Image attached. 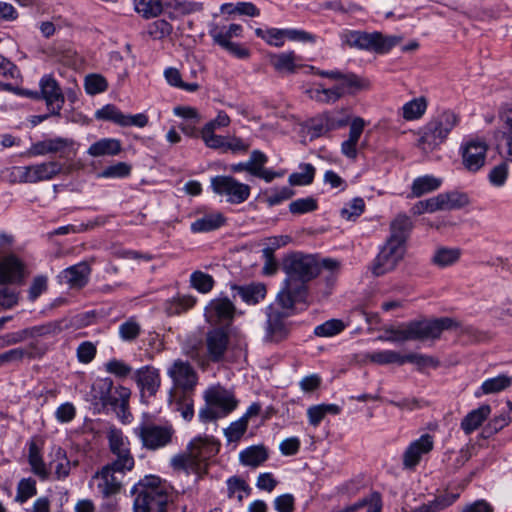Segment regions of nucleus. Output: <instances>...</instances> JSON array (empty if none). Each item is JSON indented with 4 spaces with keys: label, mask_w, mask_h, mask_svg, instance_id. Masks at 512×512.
I'll list each match as a JSON object with an SVG mask.
<instances>
[{
    "label": "nucleus",
    "mask_w": 512,
    "mask_h": 512,
    "mask_svg": "<svg viewBox=\"0 0 512 512\" xmlns=\"http://www.w3.org/2000/svg\"><path fill=\"white\" fill-rule=\"evenodd\" d=\"M251 147L249 138L237 135L235 132L226 134V152L234 155H244Z\"/></svg>",
    "instance_id": "nucleus-45"
},
{
    "label": "nucleus",
    "mask_w": 512,
    "mask_h": 512,
    "mask_svg": "<svg viewBox=\"0 0 512 512\" xmlns=\"http://www.w3.org/2000/svg\"><path fill=\"white\" fill-rule=\"evenodd\" d=\"M167 375L173 383L170 396L192 394L198 384V374L195 368L188 361L182 359L172 362L167 369Z\"/></svg>",
    "instance_id": "nucleus-8"
},
{
    "label": "nucleus",
    "mask_w": 512,
    "mask_h": 512,
    "mask_svg": "<svg viewBox=\"0 0 512 512\" xmlns=\"http://www.w3.org/2000/svg\"><path fill=\"white\" fill-rule=\"evenodd\" d=\"M205 405L199 411L202 422H212L224 416V388L213 385L204 392Z\"/></svg>",
    "instance_id": "nucleus-16"
},
{
    "label": "nucleus",
    "mask_w": 512,
    "mask_h": 512,
    "mask_svg": "<svg viewBox=\"0 0 512 512\" xmlns=\"http://www.w3.org/2000/svg\"><path fill=\"white\" fill-rule=\"evenodd\" d=\"M452 318L442 317L433 320L413 321L401 325L397 328H385V335L380 336V340L388 342H405L409 340H428L437 339L444 330L456 327Z\"/></svg>",
    "instance_id": "nucleus-2"
},
{
    "label": "nucleus",
    "mask_w": 512,
    "mask_h": 512,
    "mask_svg": "<svg viewBox=\"0 0 512 512\" xmlns=\"http://www.w3.org/2000/svg\"><path fill=\"white\" fill-rule=\"evenodd\" d=\"M346 325L342 320L331 319L318 325L314 329V334L319 337H332L345 329Z\"/></svg>",
    "instance_id": "nucleus-51"
},
{
    "label": "nucleus",
    "mask_w": 512,
    "mask_h": 512,
    "mask_svg": "<svg viewBox=\"0 0 512 512\" xmlns=\"http://www.w3.org/2000/svg\"><path fill=\"white\" fill-rule=\"evenodd\" d=\"M190 286L202 294H206L213 289V277L202 271H194L190 275Z\"/></svg>",
    "instance_id": "nucleus-50"
},
{
    "label": "nucleus",
    "mask_w": 512,
    "mask_h": 512,
    "mask_svg": "<svg viewBox=\"0 0 512 512\" xmlns=\"http://www.w3.org/2000/svg\"><path fill=\"white\" fill-rule=\"evenodd\" d=\"M36 481L32 478H23L17 486L16 501L25 503L29 498L36 495Z\"/></svg>",
    "instance_id": "nucleus-58"
},
{
    "label": "nucleus",
    "mask_w": 512,
    "mask_h": 512,
    "mask_svg": "<svg viewBox=\"0 0 512 512\" xmlns=\"http://www.w3.org/2000/svg\"><path fill=\"white\" fill-rule=\"evenodd\" d=\"M50 467L54 469L55 477L58 480L65 479L70 474L71 462L67 458L66 451L61 447L54 449Z\"/></svg>",
    "instance_id": "nucleus-39"
},
{
    "label": "nucleus",
    "mask_w": 512,
    "mask_h": 512,
    "mask_svg": "<svg viewBox=\"0 0 512 512\" xmlns=\"http://www.w3.org/2000/svg\"><path fill=\"white\" fill-rule=\"evenodd\" d=\"M501 122V139L504 142L507 159L512 162V116L507 112L503 113Z\"/></svg>",
    "instance_id": "nucleus-48"
},
{
    "label": "nucleus",
    "mask_w": 512,
    "mask_h": 512,
    "mask_svg": "<svg viewBox=\"0 0 512 512\" xmlns=\"http://www.w3.org/2000/svg\"><path fill=\"white\" fill-rule=\"evenodd\" d=\"M134 432L143 448L147 450L164 448L172 443L175 436V429L168 422L164 424L143 422L134 429Z\"/></svg>",
    "instance_id": "nucleus-7"
},
{
    "label": "nucleus",
    "mask_w": 512,
    "mask_h": 512,
    "mask_svg": "<svg viewBox=\"0 0 512 512\" xmlns=\"http://www.w3.org/2000/svg\"><path fill=\"white\" fill-rule=\"evenodd\" d=\"M134 512H164L169 500L168 486L159 477L145 476L131 489Z\"/></svg>",
    "instance_id": "nucleus-3"
},
{
    "label": "nucleus",
    "mask_w": 512,
    "mask_h": 512,
    "mask_svg": "<svg viewBox=\"0 0 512 512\" xmlns=\"http://www.w3.org/2000/svg\"><path fill=\"white\" fill-rule=\"evenodd\" d=\"M123 113L114 105L107 104L95 112V118L98 120L112 121L121 125Z\"/></svg>",
    "instance_id": "nucleus-62"
},
{
    "label": "nucleus",
    "mask_w": 512,
    "mask_h": 512,
    "mask_svg": "<svg viewBox=\"0 0 512 512\" xmlns=\"http://www.w3.org/2000/svg\"><path fill=\"white\" fill-rule=\"evenodd\" d=\"M74 141L69 138L55 137L33 143L28 149L29 156H44L52 153H63L72 147Z\"/></svg>",
    "instance_id": "nucleus-22"
},
{
    "label": "nucleus",
    "mask_w": 512,
    "mask_h": 512,
    "mask_svg": "<svg viewBox=\"0 0 512 512\" xmlns=\"http://www.w3.org/2000/svg\"><path fill=\"white\" fill-rule=\"evenodd\" d=\"M220 448V441L211 436L196 437L188 444L185 452L172 457L170 464L175 471L201 474L206 472L209 460Z\"/></svg>",
    "instance_id": "nucleus-1"
},
{
    "label": "nucleus",
    "mask_w": 512,
    "mask_h": 512,
    "mask_svg": "<svg viewBox=\"0 0 512 512\" xmlns=\"http://www.w3.org/2000/svg\"><path fill=\"white\" fill-rule=\"evenodd\" d=\"M366 360L379 364V365H386V364H398L403 365V359L402 355L396 351L393 350H384V351H377L373 353H369L366 355Z\"/></svg>",
    "instance_id": "nucleus-49"
},
{
    "label": "nucleus",
    "mask_w": 512,
    "mask_h": 512,
    "mask_svg": "<svg viewBox=\"0 0 512 512\" xmlns=\"http://www.w3.org/2000/svg\"><path fill=\"white\" fill-rule=\"evenodd\" d=\"M204 316L212 327L206 334L208 357L212 361H220L224 356V299L210 301L205 308Z\"/></svg>",
    "instance_id": "nucleus-4"
},
{
    "label": "nucleus",
    "mask_w": 512,
    "mask_h": 512,
    "mask_svg": "<svg viewBox=\"0 0 512 512\" xmlns=\"http://www.w3.org/2000/svg\"><path fill=\"white\" fill-rule=\"evenodd\" d=\"M316 208L317 202L312 197L297 199L289 204V210L292 214L308 213L314 211Z\"/></svg>",
    "instance_id": "nucleus-64"
},
{
    "label": "nucleus",
    "mask_w": 512,
    "mask_h": 512,
    "mask_svg": "<svg viewBox=\"0 0 512 512\" xmlns=\"http://www.w3.org/2000/svg\"><path fill=\"white\" fill-rule=\"evenodd\" d=\"M90 273V266L86 262H80L64 269L61 279L71 288H82L88 283Z\"/></svg>",
    "instance_id": "nucleus-25"
},
{
    "label": "nucleus",
    "mask_w": 512,
    "mask_h": 512,
    "mask_svg": "<svg viewBox=\"0 0 512 512\" xmlns=\"http://www.w3.org/2000/svg\"><path fill=\"white\" fill-rule=\"evenodd\" d=\"M405 254L406 246L386 241L371 265L372 274L379 277L394 271Z\"/></svg>",
    "instance_id": "nucleus-11"
},
{
    "label": "nucleus",
    "mask_w": 512,
    "mask_h": 512,
    "mask_svg": "<svg viewBox=\"0 0 512 512\" xmlns=\"http://www.w3.org/2000/svg\"><path fill=\"white\" fill-rule=\"evenodd\" d=\"M441 184L442 180L440 178L434 177L432 175H424L416 178L413 181L411 192L414 197H420L426 193L437 190Z\"/></svg>",
    "instance_id": "nucleus-38"
},
{
    "label": "nucleus",
    "mask_w": 512,
    "mask_h": 512,
    "mask_svg": "<svg viewBox=\"0 0 512 512\" xmlns=\"http://www.w3.org/2000/svg\"><path fill=\"white\" fill-rule=\"evenodd\" d=\"M223 223V217L220 213L208 214L197 219L191 224V230L194 233L210 232L219 228Z\"/></svg>",
    "instance_id": "nucleus-44"
},
{
    "label": "nucleus",
    "mask_w": 512,
    "mask_h": 512,
    "mask_svg": "<svg viewBox=\"0 0 512 512\" xmlns=\"http://www.w3.org/2000/svg\"><path fill=\"white\" fill-rule=\"evenodd\" d=\"M40 96L46 103L50 114L59 117L65 103V96L57 80L51 75H44L39 81Z\"/></svg>",
    "instance_id": "nucleus-13"
},
{
    "label": "nucleus",
    "mask_w": 512,
    "mask_h": 512,
    "mask_svg": "<svg viewBox=\"0 0 512 512\" xmlns=\"http://www.w3.org/2000/svg\"><path fill=\"white\" fill-rule=\"evenodd\" d=\"M26 276L24 263L15 255L0 258V284L20 283Z\"/></svg>",
    "instance_id": "nucleus-21"
},
{
    "label": "nucleus",
    "mask_w": 512,
    "mask_h": 512,
    "mask_svg": "<svg viewBox=\"0 0 512 512\" xmlns=\"http://www.w3.org/2000/svg\"><path fill=\"white\" fill-rule=\"evenodd\" d=\"M443 142L444 140L435 131L425 125L420 133L417 146L423 153L428 154L438 148Z\"/></svg>",
    "instance_id": "nucleus-41"
},
{
    "label": "nucleus",
    "mask_w": 512,
    "mask_h": 512,
    "mask_svg": "<svg viewBox=\"0 0 512 512\" xmlns=\"http://www.w3.org/2000/svg\"><path fill=\"white\" fill-rule=\"evenodd\" d=\"M248 423L245 418H239L232 422L226 428V440L228 442H238L247 431Z\"/></svg>",
    "instance_id": "nucleus-63"
},
{
    "label": "nucleus",
    "mask_w": 512,
    "mask_h": 512,
    "mask_svg": "<svg viewBox=\"0 0 512 512\" xmlns=\"http://www.w3.org/2000/svg\"><path fill=\"white\" fill-rule=\"evenodd\" d=\"M433 446V437L429 434H424L419 439L412 441L403 453V467L409 470L414 469L422 457L433 449Z\"/></svg>",
    "instance_id": "nucleus-19"
},
{
    "label": "nucleus",
    "mask_w": 512,
    "mask_h": 512,
    "mask_svg": "<svg viewBox=\"0 0 512 512\" xmlns=\"http://www.w3.org/2000/svg\"><path fill=\"white\" fill-rule=\"evenodd\" d=\"M121 151V142L114 138H102L93 143L87 150L92 157L114 156Z\"/></svg>",
    "instance_id": "nucleus-35"
},
{
    "label": "nucleus",
    "mask_w": 512,
    "mask_h": 512,
    "mask_svg": "<svg viewBox=\"0 0 512 512\" xmlns=\"http://www.w3.org/2000/svg\"><path fill=\"white\" fill-rule=\"evenodd\" d=\"M191 395L192 394H176L170 396V400L175 401L177 405V410L181 413V416L186 421H190L194 416V406Z\"/></svg>",
    "instance_id": "nucleus-53"
},
{
    "label": "nucleus",
    "mask_w": 512,
    "mask_h": 512,
    "mask_svg": "<svg viewBox=\"0 0 512 512\" xmlns=\"http://www.w3.org/2000/svg\"><path fill=\"white\" fill-rule=\"evenodd\" d=\"M439 210L460 209L469 204V198L466 194L452 191L436 195Z\"/></svg>",
    "instance_id": "nucleus-37"
},
{
    "label": "nucleus",
    "mask_w": 512,
    "mask_h": 512,
    "mask_svg": "<svg viewBox=\"0 0 512 512\" xmlns=\"http://www.w3.org/2000/svg\"><path fill=\"white\" fill-rule=\"evenodd\" d=\"M62 164L57 161H47L29 166L19 167V179L23 183H38L48 181L59 175Z\"/></svg>",
    "instance_id": "nucleus-15"
},
{
    "label": "nucleus",
    "mask_w": 512,
    "mask_h": 512,
    "mask_svg": "<svg viewBox=\"0 0 512 512\" xmlns=\"http://www.w3.org/2000/svg\"><path fill=\"white\" fill-rule=\"evenodd\" d=\"M428 102L423 96L414 98L402 107V117L407 121L421 118L427 110Z\"/></svg>",
    "instance_id": "nucleus-40"
},
{
    "label": "nucleus",
    "mask_w": 512,
    "mask_h": 512,
    "mask_svg": "<svg viewBox=\"0 0 512 512\" xmlns=\"http://www.w3.org/2000/svg\"><path fill=\"white\" fill-rule=\"evenodd\" d=\"M227 484L229 497L235 496L239 502H241L251 492V488L243 479L232 477L227 481Z\"/></svg>",
    "instance_id": "nucleus-57"
},
{
    "label": "nucleus",
    "mask_w": 512,
    "mask_h": 512,
    "mask_svg": "<svg viewBox=\"0 0 512 512\" xmlns=\"http://www.w3.org/2000/svg\"><path fill=\"white\" fill-rule=\"evenodd\" d=\"M268 459V450L264 445H252L242 450L239 461L244 466L256 468Z\"/></svg>",
    "instance_id": "nucleus-32"
},
{
    "label": "nucleus",
    "mask_w": 512,
    "mask_h": 512,
    "mask_svg": "<svg viewBox=\"0 0 512 512\" xmlns=\"http://www.w3.org/2000/svg\"><path fill=\"white\" fill-rule=\"evenodd\" d=\"M174 0H135L134 6L138 14L145 19L160 15L165 8L171 7Z\"/></svg>",
    "instance_id": "nucleus-29"
},
{
    "label": "nucleus",
    "mask_w": 512,
    "mask_h": 512,
    "mask_svg": "<svg viewBox=\"0 0 512 512\" xmlns=\"http://www.w3.org/2000/svg\"><path fill=\"white\" fill-rule=\"evenodd\" d=\"M140 333L141 326L134 318H129L119 326V336L123 341H134Z\"/></svg>",
    "instance_id": "nucleus-59"
},
{
    "label": "nucleus",
    "mask_w": 512,
    "mask_h": 512,
    "mask_svg": "<svg viewBox=\"0 0 512 512\" xmlns=\"http://www.w3.org/2000/svg\"><path fill=\"white\" fill-rule=\"evenodd\" d=\"M491 414V407L483 404L480 407L470 411L461 421L460 427L466 435L477 430Z\"/></svg>",
    "instance_id": "nucleus-28"
},
{
    "label": "nucleus",
    "mask_w": 512,
    "mask_h": 512,
    "mask_svg": "<svg viewBox=\"0 0 512 512\" xmlns=\"http://www.w3.org/2000/svg\"><path fill=\"white\" fill-rule=\"evenodd\" d=\"M509 175V165L507 162H501L489 171L488 180L494 187H502L505 185Z\"/></svg>",
    "instance_id": "nucleus-56"
},
{
    "label": "nucleus",
    "mask_w": 512,
    "mask_h": 512,
    "mask_svg": "<svg viewBox=\"0 0 512 512\" xmlns=\"http://www.w3.org/2000/svg\"><path fill=\"white\" fill-rule=\"evenodd\" d=\"M223 125V118L218 115L214 120L208 122L201 131V137L209 148H221L224 145V138L217 135L216 130L220 129Z\"/></svg>",
    "instance_id": "nucleus-33"
},
{
    "label": "nucleus",
    "mask_w": 512,
    "mask_h": 512,
    "mask_svg": "<svg viewBox=\"0 0 512 512\" xmlns=\"http://www.w3.org/2000/svg\"><path fill=\"white\" fill-rule=\"evenodd\" d=\"M366 122L361 117H355L350 122L348 139L341 144V152L349 159H356L358 155V142L364 131Z\"/></svg>",
    "instance_id": "nucleus-23"
},
{
    "label": "nucleus",
    "mask_w": 512,
    "mask_h": 512,
    "mask_svg": "<svg viewBox=\"0 0 512 512\" xmlns=\"http://www.w3.org/2000/svg\"><path fill=\"white\" fill-rule=\"evenodd\" d=\"M172 26L165 20H156L147 27V33L154 40H161L172 33Z\"/></svg>",
    "instance_id": "nucleus-61"
},
{
    "label": "nucleus",
    "mask_w": 512,
    "mask_h": 512,
    "mask_svg": "<svg viewBox=\"0 0 512 512\" xmlns=\"http://www.w3.org/2000/svg\"><path fill=\"white\" fill-rule=\"evenodd\" d=\"M288 317V313H282L274 306L267 308V321L263 338L266 343H279L288 337L290 324L285 321Z\"/></svg>",
    "instance_id": "nucleus-14"
},
{
    "label": "nucleus",
    "mask_w": 512,
    "mask_h": 512,
    "mask_svg": "<svg viewBox=\"0 0 512 512\" xmlns=\"http://www.w3.org/2000/svg\"><path fill=\"white\" fill-rule=\"evenodd\" d=\"M488 144L484 139L471 138L461 145L462 164L470 172L479 171L486 161Z\"/></svg>",
    "instance_id": "nucleus-12"
},
{
    "label": "nucleus",
    "mask_w": 512,
    "mask_h": 512,
    "mask_svg": "<svg viewBox=\"0 0 512 512\" xmlns=\"http://www.w3.org/2000/svg\"><path fill=\"white\" fill-rule=\"evenodd\" d=\"M286 279L306 283L315 278L320 272V266L312 255L292 254L284 262Z\"/></svg>",
    "instance_id": "nucleus-10"
},
{
    "label": "nucleus",
    "mask_w": 512,
    "mask_h": 512,
    "mask_svg": "<svg viewBox=\"0 0 512 512\" xmlns=\"http://www.w3.org/2000/svg\"><path fill=\"white\" fill-rule=\"evenodd\" d=\"M285 29L277 28H256L255 34L257 37L263 39L268 45L275 47H282L285 43L286 34Z\"/></svg>",
    "instance_id": "nucleus-46"
},
{
    "label": "nucleus",
    "mask_w": 512,
    "mask_h": 512,
    "mask_svg": "<svg viewBox=\"0 0 512 512\" xmlns=\"http://www.w3.org/2000/svg\"><path fill=\"white\" fill-rule=\"evenodd\" d=\"M232 299L226 298V345L228 344V325L236 316L243 315L241 310H238L233 301L238 296L243 302L248 305H256L265 299L267 290L266 286L262 283H251L245 286H231Z\"/></svg>",
    "instance_id": "nucleus-6"
},
{
    "label": "nucleus",
    "mask_w": 512,
    "mask_h": 512,
    "mask_svg": "<svg viewBox=\"0 0 512 512\" xmlns=\"http://www.w3.org/2000/svg\"><path fill=\"white\" fill-rule=\"evenodd\" d=\"M413 223L405 214L397 215L390 223V235L386 241L406 246Z\"/></svg>",
    "instance_id": "nucleus-24"
},
{
    "label": "nucleus",
    "mask_w": 512,
    "mask_h": 512,
    "mask_svg": "<svg viewBox=\"0 0 512 512\" xmlns=\"http://www.w3.org/2000/svg\"><path fill=\"white\" fill-rule=\"evenodd\" d=\"M335 87L340 93V98H342L346 94H354L361 90H368L370 88V81L353 73H347L335 84Z\"/></svg>",
    "instance_id": "nucleus-30"
},
{
    "label": "nucleus",
    "mask_w": 512,
    "mask_h": 512,
    "mask_svg": "<svg viewBox=\"0 0 512 512\" xmlns=\"http://www.w3.org/2000/svg\"><path fill=\"white\" fill-rule=\"evenodd\" d=\"M344 45L350 48L368 50L376 53H387L402 40L397 36H384L379 32L367 33L363 31L345 30L341 34Z\"/></svg>",
    "instance_id": "nucleus-5"
},
{
    "label": "nucleus",
    "mask_w": 512,
    "mask_h": 512,
    "mask_svg": "<svg viewBox=\"0 0 512 512\" xmlns=\"http://www.w3.org/2000/svg\"><path fill=\"white\" fill-rule=\"evenodd\" d=\"M109 450L114 459L109 463L118 471H131L135 460L131 453L130 441L120 429L110 428L107 432Z\"/></svg>",
    "instance_id": "nucleus-9"
},
{
    "label": "nucleus",
    "mask_w": 512,
    "mask_h": 512,
    "mask_svg": "<svg viewBox=\"0 0 512 512\" xmlns=\"http://www.w3.org/2000/svg\"><path fill=\"white\" fill-rule=\"evenodd\" d=\"M61 331L60 324L57 322H48L42 325L26 328L28 339H36L38 337L53 336Z\"/></svg>",
    "instance_id": "nucleus-52"
},
{
    "label": "nucleus",
    "mask_w": 512,
    "mask_h": 512,
    "mask_svg": "<svg viewBox=\"0 0 512 512\" xmlns=\"http://www.w3.org/2000/svg\"><path fill=\"white\" fill-rule=\"evenodd\" d=\"M126 472L118 471L111 464H107L93 476L103 497L107 498L120 492Z\"/></svg>",
    "instance_id": "nucleus-18"
},
{
    "label": "nucleus",
    "mask_w": 512,
    "mask_h": 512,
    "mask_svg": "<svg viewBox=\"0 0 512 512\" xmlns=\"http://www.w3.org/2000/svg\"><path fill=\"white\" fill-rule=\"evenodd\" d=\"M85 91L89 95H96L107 90L108 83L100 74H89L85 77Z\"/></svg>",
    "instance_id": "nucleus-55"
},
{
    "label": "nucleus",
    "mask_w": 512,
    "mask_h": 512,
    "mask_svg": "<svg viewBox=\"0 0 512 512\" xmlns=\"http://www.w3.org/2000/svg\"><path fill=\"white\" fill-rule=\"evenodd\" d=\"M461 255L458 248L440 247L436 249L431 261L434 265L444 268L455 264Z\"/></svg>",
    "instance_id": "nucleus-43"
},
{
    "label": "nucleus",
    "mask_w": 512,
    "mask_h": 512,
    "mask_svg": "<svg viewBox=\"0 0 512 512\" xmlns=\"http://www.w3.org/2000/svg\"><path fill=\"white\" fill-rule=\"evenodd\" d=\"M300 172H294L289 176V183L294 186H305L313 182L315 168L312 164L304 163L299 165Z\"/></svg>",
    "instance_id": "nucleus-47"
},
{
    "label": "nucleus",
    "mask_w": 512,
    "mask_h": 512,
    "mask_svg": "<svg viewBox=\"0 0 512 512\" xmlns=\"http://www.w3.org/2000/svg\"><path fill=\"white\" fill-rule=\"evenodd\" d=\"M249 195V185L238 182L232 177L226 176V200L228 202L239 204L246 201Z\"/></svg>",
    "instance_id": "nucleus-36"
},
{
    "label": "nucleus",
    "mask_w": 512,
    "mask_h": 512,
    "mask_svg": "<svg viewBox=\"0 0 512 512\" xmlns=\"http://www.w3.org/2000/svg\"><path fill=\"white\" fill-rule=\"evenodd\" d=\"M267 58L269 64L279 74H293L299 68L296 63L298 57L294 51L269 53Z\"/></svg>",
    "instance_id": "nucleus-26"
},
{
    "label": "nucleus",
    "mask_w": 512,
    "mask_h": 512,
    "mask_svg": "<svg viewBox=\"0 0 512 512\" xmlns=\"http://www.w3.org/2000/svg\"><path fill=\"white\" fill-rule=\"evenodd\" d=\"M306 286L301 282L286 279L284 287L278 292L276 305L281 309L280 312L293 314L294 306L297 302L305 300Z\"/></svg>",
    "instance_id": "nucleus-17"
},
{
    "label": "nucleus",
    "mask_w": 512,
    "mask_h": 512,
    "mask_svg": "<svg viewBox=\"0 0 512 512\" xmlns=\"http://www.w3.org/2000/svg\"><path fill=\"white\" fill-rule=\"evenodd\" d=\"M512 385V377L506 374H501L493 378L486 379L480 388L475 392L477 398L488 395L499 393Z\"/></svg>",
    "instance_id": "nucleus-34"
},
{
    "label": "nucleus",
    "mask_w": 512,
    "mask_h": 512,
    "mask_svg": "<svg viewBox=\"0 0 512 512\" xmlns=\"http://www.w3.org/2000/svg\"><path fill=\"white\" fill-rule=\"evenodd\" d=\"M458 120L459 118L456 113L451 110H445L426 125L445 141L449 133L458 124Z\"/></svg>",
    "instance_id": "nucleus-27"
},
{
    "label": "nucleus",
    "mask_w": 512,
    "mask_h": 512,
    "mask_svg": "<svg viewBox=\"0 0 512 512\" xmlns=\"http://www.w3.org/2000/svg\"><path fill=\"white\" fill-rule=\"evenodd\" d=\"M458 496L459 495L455 493H446L436 497L428 504H423L421 506L426 508L428 512H438L452 505L457 500Z\"/></svg>",
    "instance_id": "nucleus-60"
},
{
    "label": "nucleus",
    "mask_w": 512,
    "mask_h": 512,
    "mask_svg": "<svg viewBox=\"0 0 512 512\" xmlns=\"http://www.w3.org/2000/svg\"><path fill=\"white\" fill-rule=\"evenodd\" d=\"M134 380L140 389L142 397L155 396L161 386L159 369L150 365L137 369L134 373Z\"/></svg>",
    "instance_id": "nucleus-20"
},
{
    "label": "nucleus",
    "mask_w": 512,
    "mask_h": 512,
    "mask_svg": "<svg viewBox=\"0 0 512 512\" xmlns=\"http://www.w3.org/2000/svg\"><path fill=\"white\" fill-rule=\"evenodd\" d=\"M197 302V298L192 295H176L163 304V309L168 316H176L192 309Z\"/></svg>",
    "instance_id": "nucleus-31"
},
{
    "label": "nucleus",
    "mask_w": 512,
    "mask_h": 512,
    "mask_svg": "<svg viewBox=\"0 0 512 512\" xmlns=\"http://www.w3.org/2000/svg\"><path fill=\"white\" fill-rule=\"evenodd\" d=\"M234 14L256 17L260 10L251 2L226 3V15Z\"/></svg>",
    "instance_id": "nucleus-54"
},
{
    "label": "nucleus",
    "mask_w": 512,
    "mask_h": 512,
    "mask_svg": "<svg viewBox=\"0 0 512 512\" xmlns=\"http://www.w3.org/2000/svg\"><path fill=\"white\" fill-rule=\"evenodd\" d=\"M28 462L31 466V471L40 479L46 480L49 477V472L43 461L40 450L34 442L29 445Z\"/></svg>",
    "instance_id": "nucleus-42"
}]
</instances>
